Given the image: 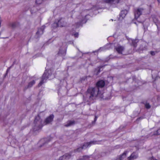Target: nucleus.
<instances>
[{
    "mask_svg": "<svg viewBox=\"0 0 160 160\" xmlns=\"http://www.w3.org/2000/svg\"><path fill=\"white\" fill-rule=\"evenodd\" d=\"M96 119H97V118H96V117H95V120H96Z\"/></svg>",
    "mask_w": 160,
    "mask_h": 160,
    "instance_id": "33",
    "label": "nucleus"
},
{
    "mask_svg": "<svg viewBox=\"0 0 160 160\" xmlns=\"http://www.w3.org/2000/svg\"><path fill=\"white\" fill-rule=\"evenodd\" d=\"M54 116L53 115H50L49 117L47 118L45 120L43 125H45L51 122Z\"/></svg>",
    "mask_w": 160,
    "mask_h": 160,
    "instance_id": "8",
    "label": "nucleus"
},
{
    "mask_svg": "<svg viewBox=\"0 0 160 160\" xmlns=\"http://www.w3.org/2000/svg\"><path fill=\"white\" fill-rule=\"evenodd\" d=\"M44 28V27L43 26L41 27V28L39 29L37 32V35L42 34L43 33Z\"/></svg>",
    "mask_w": 160,
    "mask_h": 160,
    "instance_id": "15",
    "label": "nucleus"
},
{
    "mask_svg": "<svg viewBox=\"0 0 160 160\" xmlns=\"http://www.w3.org/2000/svg\"><path fill=\"white\" fill-rule=\"evenodd\" d=\"M106 49H108L107 48H106L105 47L101 48L98 50V51H102Z\"/></svg>",
    "mask_w": 160,
    "mask_h": 160,
    "instance_id": "21",
    "label": "nucleus"
},
{
    "mask_svg": "<svg viewBox=\"0 0 160 160\" xmlns=\"http://www.w3.org/2000/svg\"><path fill=\"white\" fill-rule=\"evenodd\" d=\"M142 9V8H138L135 10V18H138L141 14Z\"/></svg>",
    "mask_w": 160,
    "mask_h": 160,
    "instance_id": "7",
    "label": "nucleus"
},
{
    "mask_svg": "<svg viewBox=\"0 0 160 160\" xmlns=\"http://www.w3.org/2000/svg\"><path fill=\"white\" fill-rule=\"evenodd\" d=\"M128 41L130 43H132L134 47H136L135 44L138 42V40L137 39L132 40L131 39H128Z\"/></svg>",
    "mask_w": 160,
    "mask_h": 160,
    "instance_id": "13",
    "label": "nucleus"
},
{
    "mask_svg": "<svg viewBox=\"0 0 160 160\" xmlns=\"http://www.w3.org/2000/svg\"><path fill=\"white\" fill-rule=\"evenodd\" d=\"M35 83V82L34 81H32L31 82H30L28 84V87H31Z\"/></svg>",
    "mask_w": 160,
    "mask_h": 160,
    "instance_id": "19",
    "label": "nucleus"
},
{
    "mask_svg": "<svg viewBox=\"0 0 160 160\" xmlns=\"http://www.w3.org/2000/svg\"><path fill=\"white\" fill-rule=\"evenodd\" d=\"M42 126H39L38 129H36L35 128H34V131H36V130H38L39 129H40L42 128Z\"/></svg>",
    "mask_w": 160,
    "mask_h": 160,
    "instance_id": "24",
    "label": "nucleus"
},
{
    "mask_svg": "<svg viewBox=\"0 0 160 160\" xmlns=\"http://www.w3.org/2000/svg\"><path fill=\"white\" fill-rule=\"evenodd\" d=\"M43 0H36V3L37 4H39L42 2Z\"/></svg>",
    "mask_w": 160,
    "mask_h": 160,
    "instance_id": "20",
    "label": "nucleus"
},
{
    "mask_svg": "<svg viewBox=\"0 0 160 160\" xmlns=\"http://www.w3.org/2000/svg\"><path fill=\"white\" fill-rule=\"evenodd\" d=\"M74 123V122L73 121H69L65 125L66 127H69L73 125Z\"/></svg>",
    "mask_w": 160,
    "mask_h": 160,
    "instance_id": "16",
    "label": "nucleus"
},
{
    "mask_svg": "<svg viewBox=\"0 0 160 160\" xmlns=\"http://www.w3.org/2000/svg\"><path fill=\"white\" fill-rule=\"evenodd\" d=\"M128 153V152L125 151L121 155L119 156V157L121 160H124L126 158L127 155Z\"/></svg>",
    "mask_w": 160,
    "mask_h": 160,
    "instance_id": "14",
    "label": "nucleus"
},
{
    "mask_svg": "<svg viewBox=\"0 0 160 160\" xmlns=\"http://www.w3.org/2000/svg\"><path fill=\"white\" fill-rule=\"evenodd\" d=\"M145 107L147 108H149L150 107V106L149 104L147 103L145 105Z\"/></svg>",
    "mask_w": 160,
    "mask_h": 160,
    "instance_id": "22",
    "label": "nucleus"
},
{
    "mask_svg": "<svg viewBox=\"0 0 160 160\" xmlns=\"http://www.w3.org/2000/svg\"><path fill=\"white\" fill-rule=\"evenodd\" d=\"M158 2L160 3V0H158Z\"/></svg>",
    "mask_w": 160,
    "mask_h": 160,
    "instance_id": "32",
    "label": "nucleus"
},
{
    "mask_svg": "<svg viewBox=\"0 0 160 160\" xmlns=\"http://www.w3.org/2000/svg\"><path fill=\"white\" fill-rule=\"evenodd\" d=\"M1 20H0V27L1 26Z\"/></svg>",
    "mask_w": 160,
    "mask_h": 160,
    "instance_id": "29",
    "label": "nucleus"
},
{
    "mask_svg": "<svg viewBox=\"0 0 160 160\" xmlns=\"http://www.w3.org/2000/svg\"><path fill=\"white\" fill-rule=\"evenodd\" d=\"M105 85V82L103 80L99 81L97 83L98 87L95 88H90L88 90L87 98H88L89 101L95 99L97 97L103 99H108L109 98H103L102 92L100 91L99 88H102Z\"/></svg>",
    "mask_w": 160,
    "mask_h": 160,
    "instance_id": "1",
    "label": "nucleus"
},
{
    "mask_svg": "<svg viewBox=\"0 0 160 160\" xmlns=\"http://www.w3.org/2000/svg\"><path fill=\"white\" fill-rule=\"evenodd\" d=\"M35 122L36 123V124L35 127H38V125L41 123V120L39 116H37L36 117L35 120Z\"/></svg>",
    "mask_w": 160,
    "mask_h": 160,
    "instance_id": "11",
    "label": "nucleus"
},
{
    "mask_svg": "<svg viewBox=\"0 0 160 160\" xmlns=\"http://www.w3.org/2000/svg\"><path fill=\"white\" fill-rule=\"evenodd\" d=\"M74 36L75 37L77 38V37H78V33L77 32V33H75V34H74Z\"/></svg>",
    "mask_w": 160,
    "mask_h": 160,
    "instance_id": "23",
    "label": "nucleus"
},
{
    "mask_svg": "<svg viewBox=\"0 0 160 160\" xmlns=\"http://www.w3.org/2000/svg\"><path fill=\"white\" fill-rule=\"evenodd\" d=\"M115 160H121L120 158L118 157Z\"/></svg>",
    "mask_w": 160,
    "mask_h": 160,
    "instance_id": "27",
    "label": "nucleus"
},
{
    "mask_svg": "<svg viewBox=\"0 0 160 160\" xmlns=\"http://www.w3.org/2000/svg\"><path fill=\"white\" fill-rule=\"evenodd\" d=\"M66 25V22L64 18H61L56 21L54 23V26L56 27H65Z\"/></svg>",
    "mask_w": 160,
    "mask_h": 160,
    "instance_id": "3",
    "label": "nucleus"
},
{
    "mask_svg": "<svg viewBox=\"0 0 160 160\" xmlns=\"http://www.w3.org/2000/svg\"><path fill=\"white\" fill-rule=\"evenodd\" d=\"M151 55H154V52H151Z\"/></svg>",
    "mask_w": 160,
    "mask_h": 160,
    "instance_id": "26",
    "label": "nucleus"
},
{
    "mask_svg": "<svg viewBox=\"0 0 160 160\" xmlns=\"http://www.w3.org/2000/svg\"><path fill=\"white\" fill-rule=\"evenodd\" d=\"M51 69L49 70L48 71L46 70L42 76V80L38 84L39 86H40L45 81V80L48 78H49L50 79L54 78L55 76L54 74H52V72Z\"/></svg>",
    "mask_w": 160,
    "mask_h": 160,
    "instance_id": "2",
    "label": "nucleus"
},
{
    "mask_svg": "<svg viewBox=\"0 0 160 160\" xmlns=\"http://www.w3.org/2000/svg\"><path fill=\"white\" fill-rule=\"evenodd\" d=\"M9 69H8L7 70V72L8 71V70Z\"/></svg>",
    "mask_w": 160,
    "mask_h": 160,
    "instance_id": "34",
    "label": "nucleus"
},
{
    "mask_svg": "<svg viewBox=\"0 0 160 160\" xmlns=\"http://www.w3.org/2000/svg\"><path fill=\"white\" fill-rule=\"evenodd\" d=\"M31 13H33V12L32 11V10L31 11Z\"/></svg>",
    "mask_w": 160,
    "mask_h": 160,
    "instance_id": "31",
    "label": "nucleus"
},
{
    "mask_svg": "<svg viewBox=\"0 0 160 160\" xmlns=\"http://www.w3.org/2000/svg\"><path fill=\"white\" fill-rule=\"evenodd\" d=\"M83 17H82V18H80V22H77L76 24V28H78V27L82 23V22H83Z\"/></svg>",
    "mask_w": 160,
    "mask_h": 160,
    "instance_id": "17",
    "label": "nucleus"
},
{
    "mask_svg": "<svg viewBox=\"0 0 160 160\" xmlns=\"http://www.w3.org/2000/svg\"><path fill=\"white\" fill-rule=\"evenodd\" d=\"M119 0H104V2L110 5L111 6L113 7L114 5L118 3Z\"/></svg>",
    "mask_w": 160,
    "mask_h": 160,
    "instance_id": "5",
    "label": "nucleus"
},
{
    "mask_svg": "<svg viewBox=\"0 0 160 160\" xmlns=\"http://www.w3.org/2000/svg\"><path fill=\"white\" fill-rule=\"evenodd\" d=\"M72 156L71 153H67L60 158L59 160H68Z\"/></svg>",
    "mask_w": 160,
    "mask_h": 160,
    "instance_id": "6",
    "label": "nucleus"
},
{
    "mask_svg": "<svg viewBox=\"0 0 160 160\" xmlns=\"http://www.w3.org/2000/svg\"><path fill=\"white\" fill-rule=\"evenodd\" d=\"M128 11L126 10H122L120 14V19L123 18L128 13Z\"/></svg>",
    "mask_w": 160,
    "mask_h": 160,
    "instance_id": "9",
    "label": "nucleus"
},
{
    "mask_svg": "<svg viewBox=\"0 0 160 160\" xmlns=\"http://www.w3.org/2000/svg\"><path fill=\"white\" fill-rule=\"evenodd\" d=\"M96 142L94 141H92L88 142L85 143L81 147L78 149V151H79L82 149H85L87 148L90 147L91 145L96 144Z\"/></svg>",
    "mask_w": 160,
    "mask_h": 160,
    "instance_id": "4",
    "label": "nucleus"
},
{
    "mask_svg": "<svg viewBox=\"0 0 160 160\" xmlns=\"http://www.w3.org/2000/svg\"><path fill=\"white\" fill-rule=\"evenodd\" d=\"M116 49L117 52L119 54H122V51L124 50V48L121 46H118Z\"/></svg>",
    "mask_w": 160,
    "mask_h": 160,
    "instance_id": "12",
    "label": "nucleus"
},
{
    "mask_svg": "<svg viewBox=\"0 0 160 160\" xmlns=\"http://www.w3.org/2000/svg\"><path fill=\"white\" fill-rule=\"evenodd\" d=\"M148 160H157L155 159L153 157H152L149 158Z\"/></svg>",
    "mask_w": 160,
    "mask_h": 160,
    "instance_id": "25",
    "label": "nucleus"
},
{
    "mask_svg": "<svg viewBox=\"0 0 160 160\" xmlns=\"http://www.w3.org/2000/svg\"><path fill=\"white\" fill-rule=\"evenodd\" d=\"M138 157L137 154L136 153H133L128 158L129 160H133L137 158Z\"/></svg>",
    "mask_w": 160,
    "mask_h": 160,
    "instance_id": "10",
    "label": "nucleus"
},
{
    "mask_svg": "<svg viewBox=\"0 0 160 160\" xmlns=\"http://www.w3.org/2000/svg\"><path fill=\"white\" fill-rule=\"evenodd\" d=\"M157 132H158V134H159V133H160V129H158V130Z\"/></svg>",
    "mask_w": 160,
    "mask_h": 160,
    "instance_id": "28",
    "label": "nucleus"
},
{
    "mask_svg": "<svg viewBox=\"0 0 160 160\" xmlns=\"http://www.w3.org/2000/svg\"><path fill=\"white\" fill-rule=\"evenodd\" d=\"M14 24H15L14 23H13V24H12V27H14Z\"/></svg>",
    "mask_w": 160,
    "mask_h": 160,
    "instance_id": "30",
    "label": "nucleus"
},
{
    "mask_svg": "<svg viewBox=\"0 0 160 160\" xmlns=\"http://www.w3.org/2000/svg\"><path fill=\"white\" fill-rule=\"evenodd\" d=\"M66 53V50H60L58 54L60 55H65Z\"/></svg>",
    "mask_w": 160,
    "mask_h": 160,
    "instance_id": "18",
    "label": "nucleus"
}]
</instances>
